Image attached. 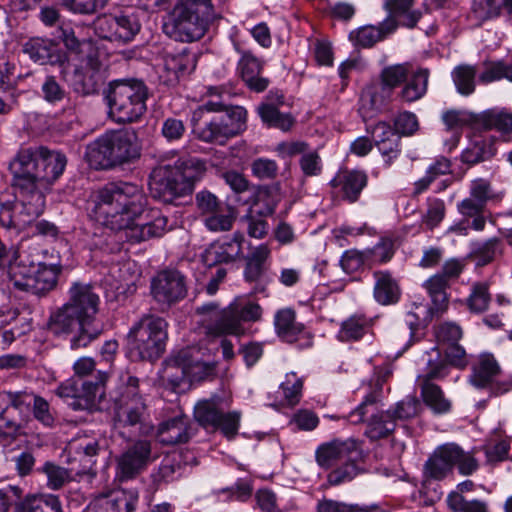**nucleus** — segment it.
<instances>
[{
  "label": "nucleus",
  "mask_w": 512,
  "mask_h": 512,
  "mask_svg": "<svg viewBox=\"0 0 512 512\" xmlns=\"http://www.w3.org/2000/svg\"><path fill=\"white\" fill-rule=\"evenodd\" d=\"M279 190V184L260 186L257 197L253 204L248 208L246 214L253 215V217L260 218L262 220H267L268 217L274 214L278 203V200L267 198H269L273 192H278Z\"/></svg>",
  "instance_id": "nucleus-37"
},
{
  "label": "nucleus",
  "mask_w": 512,
  "mask_h": 512,
  "mask_svg": "<svg viewBox=\"0 0 512 512\" xmlns=\"http://www.w3.org/2000/svg\"><path fill=\"white\" fill-rule=\"evenodd\" d=\"M145 410V402L115 406L116 419L119 426L134 428L143 433L142 425L144 423Z\"/></svg>",
  "instance_id": "nucleus-44"
},
{
  "label": "nucleus",
  "mask_w": 512,
  "mask_h": 512,
  "mask_svg": "<svg viewBox=\"0 0 512 512\" xmlns=\"http://www.w3.org/2000/svg\"><path fill=\"white\" fill-rule=\"evenodd\" d=\"M164 66L176 76L190 73L196 66L195 55L186 48L177 54H167L164 58Z\"/></svg>",
  "instance_id": "nucleus-52"
},
{
  "label": "nucleus",
  "mask_w": 512,
  "mask_h": 512,
  "mask_svg": "<svg viewBox=\"0 0 512 512\" xmlns=\"http://www.w3.org/2000/svg\"><path fill=\"white\" fill-rule=\"evenodd\" d=\"M139 382L137 377L129 373L121 375L113 398L115 406L144 403L145 400L140 391Z\"/></svg>",
  "instance_id": "nucleus-36"
},
{
  "label": "nucleus",
  "mask_w": 512,
  "mask_h": 512,
  "mask_svg": "<svg viewBox=\"0 0 512 512\" xmlns=\"http://www.w3.org/2000/svg\"><path fill=\"white\" fill-rule=\"evenodd\" d=\"M451 173V161L444 156L438 157L431 165L428 166L425 175L415 182L414 193H423L437 178Z\"/></svg>",
  "instance_id": "nucleus-46"
},
{
  "label": "nucleus",
  "mask_w": 512,
  "mask_h": 512,
  "mask_svg": "<svg viewBox=\"0 0 512 512\" xmlns=\"http://www.w3.org/2000/svg\"><path fill=\"white\" fill-rule=\"evenodd\" d=\"M69 301L50 316L48 325L55 333L79 332L71 338V348L86 347L96 339L101 330L94 325L98 312L99 296L90 284L75 282L69 289Z\"/></svg>",
  "instance_id": "nucleus-2"
},
{
  "label": "nucleus",
  "mask_w": 512,
  "mask_h": 512,
  "mask_svg": "<svg viewBox=\"0 0 512 512\" xmlns=\"http://www.w3.org/2000/svg\"><path fill=\"white\" fill-rule=\"evenodd\" d=\"M396 28L397 22L392 18H387L378 26L366 25L351 31L349 39L356 46L370 48L377 42L383 40L389 34L393 33Z\"/></svg>",
  "instance_id": "nucleus-30"
},
{
  "label": "nucleus",
  "mask_w": 512,
  "mask_h": 512,
  "mask_svg": "<svg viewBox=\"0 0 512 512\" xmlns=\"http://www.w3.org/2000/svg\"><path fill=\"white\" fill-rule=\"evenodd\" d=\"M167 321L153 314H144L127 335L128 354L132 361H154L165 351L168 339Z\"/></svg>",
  "instance_id": "nucleus-7"
},
{
  "label": "nucleus",
  "mask_w": 512,
  "mask_h": 512,
  "mask_svg": "<svg viewBox=\"0 0 512 512\" xmlns=\"http://www.w3.org/2000/svg\"><path fill=\"white\" fill-rule=\"evenodd\" d=\"M500 240L496 237L490 238L485 242L473 244L471 256L477 260V265L484 266L493 261Z\"/></svg>",
  "instance_id": "nucleus-62"
},
{
  "label": "nucleus",
  "mask_w": 512,
  "mask_h": 512,
  "mask_svg": "<svg viewBox=\"0 0 512 512\" xmlns=\"http://www.w3.org/2000/svg\"><path fill=\"white\" fill-rule=\"evenodd\" d=\"M373 278L375 280L373 297L378 304L394 305L400 300L401 288L398 280L393 277L391 272L377 270L373 272Z\"/></svg>",
  "instance_id": "nucleus-31"
},
{
  "label": "nucleus",
  "mask_w": 512,
  "mask_h": 512,
  "mask_svg": "<svg viewBox=\"0 0 512 512\" xmlns=\"http://www.w3.org/2000/svg\"><path fill=\"white\" fill-rule=\"evenodd\" d=\"M473 121L485 130L495 129L502 133L512 132V113L506 110L489 109L477 114Z\"/></svg>",
  "instance_id": "nucleus-39"
},
{
  "label": "nucleus",
  "mask_w": 512,
  "mask_h": 512,
  "mask_svg": "<svg viewBox=\"0 0 512 512\" xmlns=\"http://www.w3.org/2000/svg\"><path fill=\"white\" fill-rule=\"evenodd\" d=\"M487 282H476L472 285L471 293L466 299V305L471 313L480 314L488 310L491 302Z\"/></svg>",
  "instance_id": "nucleus-51"
},
{
  "label": "nucleus",
  "mask_w": 512,
  "mask_h": 512,
  "mask_svg": "<svg viewBox=\"0 0 512 512\" xmlns=\"http://www.w3.org/2000/svg\"><path fill=\"white\" fill-rule=\"evenodd\" d=\"M475 76V67L470 65L457 66L452 72L457 91L462 95L472 94L475 90Z\"/></svg>",
  "instance_id": "nucleus-58"
},
{
  "label": "nucleus",
  "mask_w": 512,
  "mask_h": 512,
  "mask_svg": "<svg viewBox=\"0 0 512 512\" xmlns=\"http://www.w3.org/2000/svg\"><path fill=\"white\" fill-rule=\"evenodd\" d=\"M424 403L436 414H445L451 410V402L445 398L440 386L435 383H419Z\"/></svg>",
  "instance_id": "nucleus-45"
},
{
  "label": "nucleus",
  "mask_w": 512,
  "mask_h": 512,
  "mask_svg": "<svg viewBox=\"0 0 512 512\" xmlns=\"http://www.w3.org/2000/svg\"><path fill=\"white\" fill-rule=\"evenodd\" d=\"M270 254L268 245L260 244L245 256L244 279L246 282L256 283L258 286L256 290L259 292L264 291Z\"/></svg>",
  "instance_id": "nucleus-26"
},
{
  "label": "nucleus",
  "mask_w": 512,
  "mask_h": 512,
  "mask_svg": "<svg viewBox=\"0 0 512 512\" xmlns=\"http://www.w3.org/2000/svg\"><path fill=\"white\" fill-rule=\"evenodd\" d=\"M61 61V54L57 46L51 41L34 38V62L40 65H54Z\"/></svg>",
  "instance_id": "nucleus-55"
},
{
  "label": "nucleus",
  "mask_w": 512,
  "mask_h": 512,
  "mask_svg": "<svg viewBox=\"0 0 512 512\" xmlns=\"http://www.w3.org/2000/svg\"><path fill=\"white\" fill-rule=\"evenodd\" d=\"M192 113V132L197 139L208 144L225 145L246 128L247 111L241 106H231L224 113L205 115Z\"/></svg>",
  "instance_id": "nucleus-8"
},
{
  "label": "nucleus",
  "mask_w": 512,
  "mask_h": 512,
  "mask_svg": "<svg viewBox=\"0 0 512 512\" xmlns=\"http://www.w3.org/2000/svg\"><path fill=\"white\" fill-rule=\"evenodd\" d=\"M109 375L99 371L93 379L72 376L63 382L57 393L73 410H92L104 395V385Z\"/></svg>",
  "instance_id": "nucleus-9"
},
{
  "label": "nucleus",
  "mask_w": 512,
  "mask_h": 512,
  "mask_svg": "<svg viewBox=\"0 0 512 512\" xmlns=\"http://www.w3.org/2000/svg\"><path fill=\"white\" fill-rule=\"evenodd\" d=\"M370 252L358 251L356 249L346 250L341 259L340 266L347 274H352L359 271L364 266H370Z\"/></svg>",
  "instance_id": "nucleus-60"
},
{
  "label": "nucleus",
  "mask_w": 512,
  "mask_h": 512,
  "mask_svg": "<svg viewBox=\"0 0 512 512\" xmlns=\"http://www.w3.org/2000/svg\"><path fill=\"white\" fill-rule=\"evenodd\" d=\"M424 286L432 301V305L428 310L430 316L434 317L442 315L447 310L449 304L446 293L449 282L437 273L430 277L425 282Z\"/></svg>",
  "instance_id": "nucleus-34"
},
{
  "label": "nucleus",
  "mask_w": 512,
  "mask_h": 512,
  "mask_svg": "<svg viewBox=\"0 0 512 512\" xmlns=\"http://www.w3.org/2000/svg\"><path fill=\"white\" fill-rule=\"evenodd\" d=\"M78 469L75 467L64 468L52 462H46L41 468L38 469L39 473L47 477V486L50 489H60L66 482L74 479V475Z\"/></svg>",
  "instance_id": "nucleus-48"
},
{
  "label": "nucleus",
  "mask_w": 512,
  "mask_h": 512,
  "mask_svg": "<svg viewBox=\"0 0 512 512\" xmlns=\"http://www.w3.org/2000/svg\"><path fill=\"white\" fill-rule=\"evenodd\" d=\"M185 466L174 456L164 457L157 468L150 475L154 485L169 483L177 480L183 473Z\"/></svg>",
  "instance_id": "nucleus-47"
},
{
  "label": "nucleus",
  "mask_w": 512,
  "mask_h": 512,
  "mask_svg": "<svg viewBox=\"0 0 512 512\" xmlns=\"http://www.w3.org/2000/svg\"><path fill=\"white\" fill-rule=\"evenodd\" d=\"M152 458V443L140 439L129 445L116 459V477L120 482L135 479L144 472Z\"/></svg>",
  "instance_id": "nucleus-18"
},
{
  "label": "nucleus",
  "mask_w": 512,
  "mask_h": 512,
  "mask_svg": "<svg viewBox=\"0 0 512 512\" xmlns=\"http://www.w3.org/2000/svg\"><path fill=\"white\" fill-rule=\"evenodd\" d=\"M51 262H39L34 274V295L45 296L54 290L61 273V266L56 261L53 252L50 254Z\"/></svg>",
  "instance_id": "nucleus-33"
},
{
  "label": "nucleus",
  "mask_w": 512,
  "mask_h": 512,
  "mask_svg": "<svg viewBox=\"0 0 512 512\" xmlns=\"http://www.w3.org/2000/svg\"><path fill=\"white\" fill-rule=\"evenodd\" d=\"M361 457L345 458L341 464L332 469L327 475V484L330 486H339L351 482L358 475L364 472L360 465Z\"/></svg>",
  "instance_id": "nucleus-40"
},
{
  "label": "nucleus",
  "mask_w": 512,
  "mask_h": 512,
  "mask_svg": "<svg viewBox=\"0 0 512 512\" xmlns=\"http://www.w3.org/2000/svg\"><path fill=\"white\" fill-rule=\"evenodd\" d=\"M429 75L427 68H419L410 76L408 75L399 93L401 100L412 103L421 99L427 92Z\"/></svg>",
  "instance_id": "nucleus-35"
},
{
  "label": "nucleus",
  "mask_w": 512,
  "mask_h": 512,
  "mask_svg": "<svg viewBox=\"0 0 512 512\" xmlns=\"http://www.w3.org/2000/svg\"><path fill=\"white\" fill-rule=\"evenodd\" d=\"M142 143L133 128L110 130L86 145L85 160L95 170H112L137 162Z\"/></svg>",
  "instance_id": "nucleus-4"
},
{
  "label": "nucleus",
  "mask_w": 512,
  "mask_h": 512,
  "mask_svg": "<svg viewBox=\"0 0 512 512\" xmlns=\"http://www.w3.org/2000/svg\"><path fill=\"white\" fill-rule=\"evenodd\" d=\"M19 258V250L16 249L8 260L10 275L16 288L27 291L30 287L29 280L32 278V263L24 265L21 262H18Z\"/></svg>",
  "instance_id": "nucleus-53"
},
{
  "label": "nucleus",
  "mask_w": 512,
  "mask_h": 512,
  "mask_svg": "<svg viewBox=\"0 0 512 512\" xmlns=\"http://www.w3.org/2000/svg\"><path fill=\"white\" fill-rule=\"evenodd\" d=\"M139 502L135 490L115 489L97 495L86 512H134Z\"/></svg>",
  "instance_id": "nucleus-21"
},
{
  "label": "nucleus",
  "mask_w": 512,
  "mask_h": 512,
  "mask_svg": "<svg viewBox=\"0 0 512 512\" xmlns=\"http://www.w3.org/2000/svg\"><path fill=\"white\" fill-rule=\"evenodd\" d=\"M231 305L241 325L243 322H256L261 319L262 308L258 303L252 301H234Z\"/></svg>",
  "instance_id": "nucleus-63"
},
{
  "label": "nucleus",
  "mask_w": 512,
  "mask_h": 512,
  "mask_svg": "<svg viewBox=\"0 0 512 512\" xmlns=\"http://www.w3.org/2000/svg\"><path fill=\"white\" fill-rule=\"evenodd\" d=\"M484 70L479 75V81L488 84L503 78L512 81V64L508 65L503 61H485Z\"/></svg>",
  "instance_id": "nucleus-56"
},
{
  "label": "nucleus",
  "mask_w": 512,
  "mask_h": 512,
  "mask_svg": "<svg viewBox=\"0 0 512 512\" xmlns=\"http://www.w3.org/2000/svg\"><path fill=\"white\" fill-rule=\"evenodd\" d=\"M447 504L454 512H489L486 502L478 499L467 500L459 492L450 493Z\"/></svg>",
  "instance_id": "nucleus-59"
},
{
  "label": "nucleus",
  "mask_w": 512,
  "mask_h": 512,
  "mask_svg": "<svg viewBox=\"0 0 512 512\" xmlns=\"http://www.w3.org/2000/svg\"><path fill=\"white\" fill-rule=\"evenodd\" d=\"M275 328L279 337L292 343L303 332L304 325L295 321L294 310L282 309L275 315Z\"/></svg>",
  "instance_id": "nucleus-43"
},
{
  "label": "nucleus",
  "mask_w": 512,
  "mask_h": 512,
  "mask_svg": "<svg viewBox=\"0 0 512 512\" xmlns=\"http://www.w3.org/2000/svg\"><path fill=\"white\" fill-rule=\"evenodd\" d=\"M279 166L275 160L259 157L252 161V175L259 180H273L277 177Z\"/></svg>",
  "instance_id": "nucleus-64"
},
{
  "label": "nucleus",
  "mask_w": 512,
  "mask_h": 512,
  "mask_svg": "<svg viewBox=\"0 0 512 512\" xmlns=\"http://www.w3.org/2000/svg\"><path fill=\"white\" fill-rule=\"evenodd\" d=\"M222 402V398L218 395L201 399L194 406L193 416L204 429L219 430L224 437L232 440L238 434L241 413L239 411L225 412Z\"/></svg>",
  "instance_id": "nucleus-11"
},
{
  "label": "nucleus",
  "mask_w": 512,
  "mask_h": 512,
  "mask_svg": "<svg viewBox=\"0 0 512 512\" xmlns=\"http://www.w3.org/2000/svg\"><path fill=\"white\" fill-rule=\"evenodd\" d=\"M502 0H473L469 20L477 27L486 21L498 18L504 10Z\"/></svg>",
  "instance_id": "nucleus-41"
},
{
  "label": "nucleus",
  "mask_w": 512,
  "mask_h": 512,
  "mask_svg": "<svg viewBox=\"0 0 512 512\" xmlns=\"http://www.w3.org/2000/svg\"><path fill=\"white\" fill-rule=\"evenodd\" d=\"M150 292L159 305L170 308L187 296L186 277L179 270L164 269L152 278Z\"/></svg>",
  "instance_id": "nucleus-16"
},
{
  "label": "nucleus",
  "mask_w": 512,
  "mask_h": 512,
  "mask_svg": "<svg viewBox=\"0 0 512 512\" xmlns=\"http://www.w3.org/2000/svg\"><path fill=\"white\" fill-rule=\"evenodd\" d=\"M373 325V319L364 314H354L344 320L338 333L341 341L360 340Z\"/></svg>",
  "instance_id": "nucleus-42"
},
{
  "label": "nucleus",
  "mask_w": 512,
  "mask_h": 512,
  "mask_svg": "<svg viewBox=\"0 0 512 512\" xmlns=\"http://www.w3.org/2000/svg\"><path fill=\"white\" fill-rule=\"evenodd\" d=\"M457 466L462 475H471L478 469V462L469 452H465L455 443L438 447L425 463V474L435 480H441Z\"/></svg>",
  "instance_id": "nucleus-13"
},
{
  "label": "nucleus",
  "mask_w": 512,
  "mask_h": 512,
  "mask_svg": "<svg viewBox=\"0 0 512 512\" xmlns=\"http://www.w3.org/2000/svg\"><path fill=\"white\" fill-rule=\"evenodd\" d=\"M212 17L211 0H178L162 17L161 29L171 40L191 43L205 35Z\"/></svg>",
  "instance_id": "nucleus-5"
},
{
  "label": "nucleus",
  "mask_w": 512,
  "mask_h": 512,
  "mask_svg": "<svg viewBox=\"0 0 512 512\" xmlns=\"http://www.w3.org/2000/svg\"><path fill=\"white\" fill-rule=\"evenodd\" d=\"M368 176L363 170H344L338 173L330 182L332 187H339L342 198L349 202H356L363 189L367 186Z\"/></svg>",
  "instance_id": "nucleus-29"
},
{
  "label": "nucleus",
  "mask_w": 512,
  "mask_h": 512,
  "mask_svg": "<svg viewBox=\"0 0 512 512\" xmlns=\"http://www.w3.org/2000/svg\"><path fill=\"white\" fill-rule=\"evenodd\" d=\"M394 421H407L412 419L421 411L420 400L416 396H406L398 401L394 407L388 409Z\"/></svg>",
  "instance_id": "nucleus-57"
},
{
  "label": "nucleus",
  "mask_w": 512,
  "mask_h": 512,
  "mask_svg": "<svg viewBox=\"0 0 512 512\" xmlns=\"http://www.w3.org/2000/svg\"><path fill=\"white\" fill-rule=\"evenodd\" d=\"M97 65L98 63L91 64L85 70L74 71L72 87L77 94L90 96L100 92L105 83V77Z\"/></svg>",
  "instance_id": "nucleus-32"
},
{
  "label": "nucleus",
  "mask_w": 512,
  "mask_h": 512,
  "mask_svg": "<svg viewBox=\"0 0 512 512\" xmlns=\"http://www.w3.org/2000/svg\"><path fill=\"white\" fill-rule=\"evenodd\" d=\"M196 314L202 317L201 323L209 335H239L244 331L231 304L219 309L216 302H209L197 307Z\"/></svg>",
  "instance_id": "nucleus-17"
},
{
  "label": "nucleus",
  "mask_w": 512,
  "mask_h": 512,
  "mask_svg": "<svg viewBox=\"0 0 512 512\" xmlns=\"http://www.w3.org/2000/svg\"><path fill=\"white\" fill-rule=\"evenodd\" d=\"M13 191L32 192V147L23 146L9 163Z\"/></svg>",
  "instance_id": "nucleus-27"
},
{
  "label": "nucleus",
  "mask_w": 512,
  "mask_h": 512,
  "mask_svg": "<svg viewBox=\"0 0 512 512\" xmlns=\"http://www.w3.org/2000/svg\"><path fill=\"white\" fill-rule=\"evenodd\" d=\"M501 374L495 357L484 353L472 363L469 383L477 389H486L490 397H499L512 390V380H499Z\"/></svg>",
  "instance_id": "nucleus-15"
},
{
  "label": "nucleus",
  "mask_w": 512,
  "mask_h": 512,
  "mask_svg": "<svg viewBox=\"0 0 512 512\" xmlns=\"http://www.w3.org/2000/svg\"><path fill=\"white\" fill-rule=\"evenodd\" d=\"M244 236L235 232L211 243L202 254V261L208 267L234 262L242 254Z\"/></svg>",
  "instance_id": "nucleus-23"
},
{
  "label": "nucleus",
  "mask_w": 512,
  "mask_h": 512,
  "mask_svg": "<svg viewBox=\"0 0 512 512\" xmlns=\"http://www.w3.org/2000/svg\"><path fill=\"white\" fill-rule=\"evenodd\" d=\"M381 398V385L377 390L371 391L367 394L363 401L351 411L347 419L351 424H359L365 420L366 415L371 412Z\"/></svg>",
  "instance_id": "nucleus-61"
},
{
  "label": "nucleus",
  "mask_w": 512,
  "mask_h": 512,
  "mask_svg": "<svg viewBox=\"0 0 512 512\" xmlns=\"http://www.w3.org/2000/svg\"><path fill=\"white\" fill-rule=\"evenodd\" d=\"M148 87L137 78L115 79L103 90L111 117L117 123H133L146 112Z\"/></svg>",
  "instance_id": "nucleus-6"
},
{
  "label": "nucleus",
  "mask_w": 512,
  "mask_h": 512,
  "mask_svg": "<svg viewBox=\"0 0 512 512\" xmlns=\"http://www.w3.org/2000/svg\"><path fill=\"white\" fill-rule=\"evenodd\" d=\"M396 422L389 410L372 413L367 421L365 435L372 441L389 437L396 429Z\"/></svg>",
  "instance_id": "nucleus-38"
},
{
  "label": "nucleus",
  "mask_w": 512,
  "mask_h": 512,
  "mask_svg": "<svg viewBox=\"0 0 512 512\" xmlns=\"http://www.w3.org/2000/svg\"><path fill=\"white\" fill-rule=\"evenodd\" d=\"M143 189L130 182H110L95 195V213L112 231L131 242L158 238L167 231L168 218L158 209H149Z\"/></svg>",
  "instance_id": "nucleus-1"
},
{
  "label": "nucleus",
  "mask_w": 512,
  "mask_h": 512,
  "mask_svg": "<svg viewBox=\"0 0 512 512\" xmlns=\"http://www.w3.org/2000/svg\"><path fill=\"white\" fill-rule=\"evenodd\" d=\"M196 429L185 415L176 416L158 425L156 437L160 444L174 446L186 444L194 436Z\"/></svg>",
  "instance_id": "nucleus-25"
},
{
  "label": "nucleus",
  "mask_w": 512,
  "mask_h": 512,
  "mask_svg": "<svg viewBox=\"0 0 512 512\" xmlns=\"http://www.w3.org/2000/svg\"><path fill=\"white\" fill-rule=\"evenodd\" d=\"M66 165L67 157L63 152L38 146L34 149V185L37 182L53 184L63 174Z\"/></svg>",
  "instance_id": "nucleus-19"
},
{
  "label": "nucleus",
  "mask_w": 512,
  "mask_h": 512,
  "mask_svg": "<svg viewBox=\"0 0 512 512\" xmlns=\"http://www.w3.org/2000/svg\"><path fill=\"white\" fill-rule=\"evenodd\" d=\"M361 444L355 439H334L318 446L315 452L317 464L323 469L332 468L337 462L345 458L361 457Z\"/></svg>",
  "instance_id": "nucleus-22"
},
{
  "label": "nucleus",
  "mask_w": 512,
  "mask_h": 512,
  "mask_svg": "<svg viewBox=\"0 0 512 512\" xmlns=\"http://www.w3.org/2000/svg\"><path fill=\"white\" fill-rule=\"evenodd\" d=\"M15 201L12 206L3 205L0 209V224L7 228L23 230L32 224V192L19 194L13 191Z\"/></svg>",
  "instance_id": "nucleus-24"
},
{
  "label": "nucleus",
  "mask_w": 512,
  "mask_h": 512,
  "mask_svg": "<svg viewBox=\"0 0 512 512\" xmlns=\"http://www.w3.org/2000/svg\"><path fill=\"white\" fill-rule=\"evenodd\" d=\"M168 379L174 387H180L186 381L189 383L211 380L216 376L214 363L201 359L200 350L184 348L171 360L167 368Z\"/></svg>",
  "instance_id": "nucleus-10"
},
{
  "label": "nucleus",
  "mask_w": 512,
  "mask_h": 512,
  "mask_svg": "<svg viewBox=\"0 0 512 512\" xmlns=\"http://www.w3.org/2000/svg\"><path fill=\"white\" fill-rule=\"evenodd\" d=\"M234 48L240 55L237 71L245 85L256 93L265 91L270 84V80L263 76L265 62L250 50L243 49L238 43H234Z\"/></svg>",
  "instance_id": "nucleus-20"
},
{
  "label": "nucleus",
  "mask_w": 512,
  "mask_h": 512,
  "mask_svg": "<svg viewBox=\"0 0 512 512\" xmlns=\"http://www.w3.org/2000/svg\"><path fill=\"white\" fill-rule=\"evenodd\" d=\"M495 154V149L493 144L484 139H477L472 141L468 147L462 152L461 160L462 162L475 165L480 162L489 160Z\"/></svg>",
  "instance_id": "nucleus-49"
},
{
  "label": "nucleus",
  "mask_w": 512,
  "mask_h": 512,
  "mask_svg": "<svg viewBox=\"0 0 512 512\" xmlns=\"http://www.w3.org/2000/svg\"><path fill=\"white\" fill-rule=\"evenodd\" d=\"M101 449L102 446L98 439L84 438L79 440L76 446V452L82 453L86 459L82 467L76 471L78 476L87 475L90 472L92 466L96 463L94 457L99 454Z\"/></svg>",
  "instance_id": "nucleus-54"
},
{
  "label": "nucleus",
  "mask_w": 512,
  "mask_h": 512,
  "mask_svg": "<svg viewBox=\"0 0 512 512\" xmlns=\"http://www.w3.org/2000/svg\"><path fill=\"white\" fill-rule=\"evenodd\" d=\"M141 27L140 15L132 9L103 14L94 20V30L99 38L122 45L132 42Z\"/></svg>",
  "instance_id": "nucleus-12"
},
{
  "label": "nucleus",
  "mask_w": 512,
  "mask_h": 512,
  "mask_svg": "<svg viewBox=\"0 0 512 512\" xmlns=\"http://www.w3.org/2000/svg\"><path fill=\"white\" fill-rule=\"evenodd\" d=\"M206 169L204 160L192 156L180 157L174 165H159L150 173V192L155 199L173 204L193 192Z\"/></svg>",
  "instance_id": "nucleus-3"
},
{
  "label": "nucleus",
  "mask_w": 512,
  "mask_h": 512,
  "mask_svg": "<svg viewBox=\"0 0 512 512\" xmlns=\"http://www.w3.org/2000/svg\"><path fill=\"white\" fill-rule=\"evenodd\" d=\"M261 120L269 127L288 131L294 124V119L289 113H281L272 104H261L258 107Z\"/></svg>",
  "instance_id": "nucleus-50"
},
{
  "label": "nucleus",
  "mask_w": 512,
  "mask_h": 512,
  "mask_svg": "<svg viewBox=\"0 0 512 512\" xmlns=\"http://www.w3.org/2000/svg\"><path fill=\"white\" fill-rule=\"evenodd\" d=\"M393 94L394 90L382 81L367 87L362 93L359 107L362 119L367 122L368 119L376 116L391 102Z\"/></svg>",
  "instance_id": "nucleus-28"
},
{
  "label": "nucleus",
  "mask_w": 512,
  "mask_h": 512,
  "mask_svg": "<svg viewBox=\"0 0 512 512\" xmlns=\"http://www.w3.org/2000/svg\"><path fill=\"white\" fill-rule=\"evenodd\" d=\"M502 194L496 192L491 182L485 178H476L471 181L469 197L464 198L457 204V211L466 217L472 218V228L475 231H482L486 226L484 212L489 202L498 201Z\"/></svg>",
  "instance_id": "nucleus-14"
}]
</instances>
